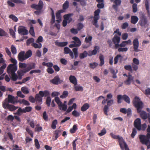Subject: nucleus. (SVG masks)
<instances>
[{
	"label": "nucleus",
	"instance_id": "nucleus-35",
	"mask_svg": "<svg viewBox=\"0 0 150 150\" xmlns=\"http://www.w3.org/2000/svg\"><path fill=\"white\" fill-rule=\"evenodd\" d=\"M124 68L125 70L128 71L130 72H133V69L131 65H125L124 66Z\"/></svg>",
	"mask_w": 150,
	"mask_h": 150
},
{
	"label": "nucleus",
	"instance_id": "nucleus-16",
	"mask_svg": "<svg viewBox=\"0 0 150 150\" xmlns=\"http://www.w3.org/2000/svg\"><path fill=\"white\" fill-rule=\"evenodd\" d=\"M42 97L40 96L39 93L35 95V98L36 101L37 102V105H40L42 103Z\"/></svg>",
	"mask_w": 150,
	"mask_h": 150
},
{
	"label": "nucleus",
	"instance_id": "nucleus-28",
	"mask_svg": "<svg viewBox=\"0 0 150 150\" xmlns=\"http://www.w3.org/2000/svg\"><path fill=\"white\" fill-rule=\"evenodd\" d=\"M61 132L62 130L60 129H57L55 131L54 133L55 135V140H56L59 136L61 135Z\"/></svg>",
	"mask_w": 150,
	"mask_h": 150
},
{
	"label": "nucleus",
	"instance_id": "nucleus-63",
	"mask_svg": "<svg viewBox=\"0 0 150 150\" xmlns=\"http://www.w3.org/2000/svg\"><path fill=\"white\" fill-rule=\"evenodd\" d=\"M110 135L111 137L114 139H117L118 140L121 138L119 135H116L113 134L112 133H111Z\"/></svg>",
	"mask_w": 150,
	"mask_h": 150
},
{
	"label": "nucleus",
	"instance_id": "nucleus-7",
	"mask_svg": "<svg viewBox=\"0 0 150 150\" xmlns=\"http://www.w3.org/2000/svg\"><path fill=\"white\" fill-rule=\"evenodd\" d=\"M43 6L44 4L43 1L40 0L38 4H33L31 5V7L38 11H40L43 8Z\"/></svg>",
	"mask_w": 150,
	"mask_h": 150
},
{
	"label": "nucleus",
	"instance_id": "nucleus-13",
	"mask_svg": "<svg viewBox=\"0 0 150 150\" xmlns=\"http://www.w3.org/2000/svg\"><path fill=\"white\" fill-rule=\"evenodd\" d=\"M18 60L21 62L26 60L25 51H22L19 52L18 55Z\"/></svg>",
	"mask_w": 150,
	"mask_h": 150
},
{
	"label": "nucleus",
	"instance_id": "nucleus-8",
	"mask_svg": "<svg viewBox=\"0 0 150 150\" xmlns=\"http://www.w3.org/2000/svg\"><path fill=\"white\" fill-rule=\"evenodd\" d=\"M2 106L4 108L7 109L10 111L14 110L18 108V107H16L13 105L8 103H2Z\"/></svg>",
	"mask_w": 150,
	"mask_h": 150
},
{
	"label": "nucleus",
	"instance_id": "nucleus-43",
	"mask_svg": "<svg viewBox=\"0 0 150 150\" xmlns=\"http://www.w3.org/2000/svg\"><path fill=\"white\" fill-rule=\"evenodd\" d=\"M57 123V120H54L52 123L51 127V128L53 129H55Z\"/></svg>",
	"mask_w": 150,
	"mask_h": 150
},
{
	"label": "nucleus",
	"instance_id": "nucleus-26",
	"mask_svg": "<svg viewBox=\"0 0 150 150\" xmlns=\"http://www.w3.org/2000/svg\"><path fill=\"white\" fill-rule=\"evenodd\" d=\"M72 39L74 40L75 43L77 45V46H79L81 44V42L79 38L76 37L75 36L72 38Z\"/></svg>",
	"mask_w": 150,
	"mask_h": 150
},
{
	"label": "nucleus",
	"instance_id": "nucleus-2",
	"mask_svg": "<svg viewBox=\"0 0 150 150\" xmlns=\"http://www.w3.org/2000/svg\"><path fill=\"white\" fill-rule=\"evenodd\" d=\"M139 137L140 142L143 144L147 145L150 139V133H148L146 136L144 135H140Z\"/></svg>",
	"mask_w": 150,
	"mask_h": 150
},
{
	"label": "nucleus",
	"instance_id": "nucleus-12",
	"mask_svg": "<svg viewBox=\"0 0 150 150\" xmlns=\"http://www.w3.org/2000/svg\"><path fill=\"white\" fill-rule=\"evenodd\" d=\"M133 49L134 51L136 52H138L140 50L138 49L139 46V42L137 38L135 39L133 41Z\"/></svg>",
	"mask_w": 150,
	"mask_h": 150
},
{
	"label": "nucleus",
	"instance_id": "nucleus-22",
	"mask_svg": "<svg viewBox=\"0 0 150 150\" xmlns=\"http://www.w3.org/2000/svg\"><path fill=\"white\" fill-rule=\"evenodd\" d=\"M39 94L41 96L43 97L44 96L46 97L50 95V93L47 90H45L44 91H40L39 92Z\"/></svg>",
	"mask_w": 150,
	"mask_h": 150
},
{
	"label": "nucleus",
	"instance_id": "nucleus-50",
	"mask_svg": "<svg viewBox=\"0 0 150 150\" xmlns=\"http://www.w3.org/2000/svg\"><path fill=\"white\" fill-rule=\"evenodd\" d=\"M84 27L83 25L81 23H79L77 25V29L78 31L81 30Z\"/></svg>",
	"mask_w": 150,
	"mask_h": 150
},
{
	"label": "nucleus",
	"instance_id": "nucleus-49",
	"mask_svg": "<svg viewBox=\"0 0 150 150\" xmlns=\"http://www.w3.org/2000/svg\"><path fill=\"white\" fill-rule=\"evenodd\" d=\"M126 45V44L124 42V41H123L120 44H116V49L118 48L119 47H124Z\"/></svg>",
	"mask_w": 150,
	"mask_h": 150
},
{
	"label": "nucleus",
	"instance_id": "nucleus-48",
	"mask_svg": "<svg viewBox=\"0 0 150 150\" xmlns=\"http://www.w3.org/2000/svg\"><path fill=\"white\" fill-rule=\"evenodd\" d=\"M11 49L12 53L13 54H16L17 53V50L16 47L13 45H11Z\"/></svg>",
	"mask_w": 150,
	"mask_h": 150
},
{
	"label": "nucleus",
	"instance_id": "nucleus-55",
	"mask_svg": "<svg viewBox=\"0 0 150 150\" xmlns=\"http://www.w3.org/2000/svg\"><path fill=\"white\" fill-rule=\"evenodd\" d=\"M34 39L33 38H30L28 39L26 41V44L28 46L30 44L33 43Z\"/></svg>",
	"mask_w": 150,
	"mask_h": 150
},
{
	"label": "nucleus",
	"instance_id": "nucleus-11",
	"mask_svg": "<svg viewBox=\"0 0 150 150\" xmlns=\"http://www.w3.org/2000/svg\"><path fill=\"white\" fill-rule=\"evenodd\" d=\"M62 82H63V81L60 79L59 76L58 75L55 76L53 79L50 81V82L51 83L55 85L60 84Z\"/></svg>",
	"mask_w": 150,
	"mask_h": 150
},
{
	"label": "nucleus",
	"instance_id": "nucleus-37",
	"mask_svg": "<svg viewBox=\"0 0 150 150\" xmlns=\"http://www.w3.org/2000/svg\"><path fill=\"white\" fill-rule=\"evenodd\" d=\"M121 57V60L123 58L122 57L120 54H117L114 58V64H116L118 62V59L119 58Z\"/></svg>",
	"mask_w": 150,
	"mask_h": 150
},
{
	"label": "nucleus",
	"instance_id": "nucleus-14",
	"mask_svg": "<svg viewBox=\"0 0 150 150\" xmlns=\"http://www.w3.org/2000/svg\"><path fill=\"white\" fill-rule=\"evenodd\" d=\"M92 39V37L89 36L88 37H86L85 38V41L86 43H88V45L87 46L83 45V48H86L91 45V41Z\"/></svg>",
	"mask_w": 150,
	"mask_h": 150
},
{
	"label": "nucleus",
	"instance_id": "nucleus-6",
	"mask_svg": "<svg viewBox=\"0 0 150 150\" xmlns=\"http://www.w3.org/2000/svg\"><path fill=\"white\" fill-rule=\"evenodd\" d=\"M17 70V66H15L12 64H10L7 67V72L9 74H11L15 73Z\"/></svg>",
	"mask_w": 150,
	"mask_h": 150
},
{
	"label": "nucleus",
	"instance_id": "nucleus-33",
	"mask_svg": "<svg viewBox=\"0 0 150 150\" xmlns=\"http://www.w3.org/2000/svg\"><path fill=\"white\" fill-rule=\"evenodd\" d=\"M60 110L66 111L67 108V106L65 104H62V103L59 106Z\"/></svg>",
	"mask_w": 150,
	"mask_h": 150
},
{
	"label": "nucleus",
	"instance_id": "nucleus-41",
	"mask_svg": "<svg viewBox=\"0 0 150 150\" xmlns=\"http://www.w3.org/2000/svg\"><path fill=\"white\" fill-rule=\"evenodd\" d=\"M78 128L76 125H74L72 128L70 130V132L71 133L73 134L75 133Z\"/></svg>",
	"mask_w": 150,
	"mask_h": 150
},
{
	"label": "nucleus",
	"instance_id": "nucleus-36",
	"mask_svg": "<svg viewBox=\"0 0 150 150\" xmlns=\"http://www.w3.org/2000/svg\"><path fill=\"white\" fill-rule=\"evenodd\" d=\"M99 59L100 61L99 66H102L104 63V57L103 55L102 54L100 55L99 56Z\"/></svg>",
	"mask_w": 150,
	"mask_h": 150
},
{
	"label": "nucleus",
	"instance_id": "nucleus-31",
	"mask_svg": "<svg viewBox=\"0 0 150 150\" xmlns=\"http://www.w3.org/2000/svg\"><path fill=\"white\" fill-rule=\"evenodd\" d=\"M32 54V52L30 50H28L25 53V57L26 59L31 57Z\"/></svg>",
	"mask_w": 150,
	"mask_h": 150
},
{
	"label": "nucleus",
	"instance_id": "nucleus-62",
	"mask_svg": "<svg viewBox=\"0 0 150 150\" xmlns=\"http://www.w3.org/2000/svg\"><path fill=\"white\" fill-rule=\"evenodd\" d=\"M42 130V128L41 126H39V125L38 124L36 125V127L35 129V130L36 132H39Z\"/></svg>",
	"mask_w": 150,
	"mask_h": 150
},
{
	"label": "nucleus",
	"instance_id": "nucleus-60",
	"mask_svg": "<svg viewBox=\"0 0 150 150\" xmlns=\"http://www.w3.org/2000/svg\"><path fill=\"white\" fill-rule=\"evenodd\" d=\"M64 12L63 10H61L58 11V12L56 13V16L57 18H59L61 17L60 14Z\"/></svg>",
	"mask_w": 150,
	"mask_h": 150
},
{
	"label": "nucleus",
	"instance_id": "nucleus-20",
	"mask_svg": "<svg viewBox=\"0 0 150 150\" xmlns=\"http://www.w3.org/2000/svg\"><path fill=\"white\" fill-rule=\"evenodd\" d=\"M148 21L147 18L145 16L143 17L140 20L139 23L141 26H145L147 23Z\"/></svg>",
	"mask_w": 150,
	"mask_h": 150
},
{
	"label": "nucleus",
	"instance_id": "nucleus-46",
	"mask_svg": "<svg viewBox=\"0 0 150 150\" xmlns=\"http://www.w3.org/2000/svg\"><path fill=\"white\" fill-rule=\"evenodd\" d=\"M74 88L76 91H83V88L82 86H74Z\"/></svg>",
	"mask_w": 150,
	"mask_h": 150
},
{
	"label": "nucleus",
	"instance_id": "nucleus-45",
	"mask_svg": "<svg viewBox=\"0 0 150 150\" xmlns=\"http://www.w3.org/2000/svg\"><path fill=\"white\" fill-rule=\"evenodd\" d=\"M32 110V108L31 106L26 107L23 108L24 113L28 112L31 111Z\"/></svg>",
	"mask_w": 150,
	"mask_h": 150
},
{
	"label": "nucleus",
	"instance_id": "nucleus-59",
	"mask_svg": "<svg viewBox=\"0 0 150 150\" xmlns=\"http://www.w3.org/2000/svg\"><path fill=\"white\" fill-rule=\"evenodd\" d=\"M11 76V78L13 81H16L18 79V76L15 73L10 74Z\"/></svg>",
	"mask_w": 150,
	"mask_h": 150
},
{
	"label": "nucleus",
	"instance_id": "nucleus-30",
	"mask_svg": "<svg viewBox=\"0 0 150 150\" xmlns=\"http://www.w3.org/2000/svg\"><path fill=\"white\" fill-rule=\"evenodd\" d=\"M122 99L123 100L128 103H130V99L129 97L126 95H122Z\"/></svg>",
	"mask_w": 150,
	"mask_h": 150
},
{
	"label": "nucleus",
	"instance_id": "nucleus-52",
	"mask_svg": "<svg viewBox=\"0 0 150 150\" xmlns=\"http://www.w3.org/2000/svg\"><path fill=\"white\" fill-rule=\"evenodd\" d=\"M109 107L108 105H105L103 108L104 114L106 115H108V111Z\"/></svg>",
	"mask_w": 150,
	"mask_h": 150
},
{
	"label": "nucleus",
	"instance_id": "nucleus-23",
	"mask_svg": "<svg viewBox=\"0 0 150 150\" xmlns=\"http://www.w3.org/2000/svg\"><path fill=\"white\" fill-rule=\"evenodd\" d=\"M73 15L72 13L65 15L64 16V18L66 19L68 21V23H69L72 21V19L70 16Z\"/></svg>",
	"mask_w": 150,
	"mask_h": 150
},
{
	"label": "nucleus",
	"instance_id": "nucleus-51",
	"mask_svg": "<svg viewBox=\"0 0 150 150\" xmlns=\"http://www.w3.org/2000/svg\"><path fill=\"white\" fill-rule=\"evenodd\" d=\"M6 64H5L0 67V75L3 73L4 69L6 68Z\"/></svg>",
	"mask_w": 150,
	"mask_h": 150
},
{
	"label": "nucleus",
	"instance_id": "nucleus-24",
	"mask_svg": "<svg viewBox=\"0 0 150 150\" xmlns=\"http://www.w3.org/2000/svg\"><path fill=\"white\" fill-rule=\"evenodd\" d=\"M100 12V10L99 9H98L97 10H96L94 12V16L93 17V18L99 19V14Z\"/></svg>",
	"mask_w": 150,
	"mask_h": 150
},
{
	"label": "nucleus",
	"instance_id": "nucleus-21",
	"mask_svg": "<svg viewBox=\"0 0 150 150\" xmlns=\"http://www.w3.org/2000/svg\"><path fill=\"white\" fill-rule=\"evenodd\" d=\"M94 49L92 51L89 52L88 55L89 56H91L92 55H96L97 53V50H98L99 49V47L98 46H95L94 47Z\"/></svg>",
	"mask_w": 150,
	"mask_h": 150
},
{
	"label": "nucleus",
	"instance_id": "nucleus-56",
	"mask_svg": "<svg viewBox=\"0 0 150 150\" xmlns=\"http://www.w3.org/2000/svg\"><path fill=\"white\" fill-rule=\"evenodd\" d=\"M29 33L31 35L33 36L34 37L35 36V32L34 30V28L33 26L30 27V30H29Z\"/></svg>",
	"mask_w": 150,
	"mask_h": 150
},
{
	"label": "nucleus",
	"instance_id": "nucleus-64",
	"mask_svg": "<svg viewBox=\"0 0 150 150\" xmlns=\"http://www.w3.org/2000/svg\"><path fill=\"white\" fill-rule=\"evenodd\" d=\"M64 53L65 54H68L71 51L68 47H66L64 48Z\"/></svg>",
	"mask_w": 150,
	"mask_h": 150
},
{
	"label": "nucleus",
	"instance_id": "nucleus-47",
	"mask_svg": "<svg viewBox=\"0 0 150 150\" xmlns=\"http://www.w3.org/2000/svg\"><path fill=\"white\" fill-rule=\"evenodd\" d=\"M51 101V98L50 96H48L46 98V103L48 107H50Z\"/></svg>",
	"mask_w": 150,
	"mask_h": 150
},
{
	"label": "nucleus",
	"instance_id": "nucleus-9",
	"mask_svg": "<svg viewBox=\"0 0 150 150\" xmlns=\"http://www.w3.org/2000/svg\"><path fill=\"white\" fill-rule=\"evenodd\" d=\"M134 127L139 131L141 130V122L140 118H137L134 122Z\"/></svg>",
	"mask_w": 150,
	"mask_h": 150
},
{
	"label": "nucleus",
	"instance_id": "nucleus-27",
	"mask_svg": "<svg viewBox=\"0 0 150 150\" xmlns=\"http://www.w3.org/2000/svg\"><path fill=\"white\" fill-rule=\"evenodd\" d=\"M55 44L58 47H64L66 46L67 45L68 42H55Z\"/></svg>",
	"mask_w": 150,
	"mask_h": 150
},
{
	"label": "nucleus",
	"instance_id": "nucleus-5",
	"mask_svg": "<svg viewBox=\"0 0 150 150\" xmlns=\"http://www.w3.org/2000/svg\"><path fill=\"white\" fill-rule=\"evenodd\" d=\"M35 63H32L27 64V68L21 70L22 74H25L28 72L31 69H35Z\"/></svg>",
	"mask_w": 150,
	"mask_h": 150
},
{
	"label": "nucleus",
	"instance_id": "nucleus-44",
	"mask_svg": "<svg viewBox=\"0 0 150 150\" xmlns=\"http://www.w3.org/2000/svg\"><path fill=\"white\" fill-rule=\"evenodd\" d=\"M10 18L12 20L15 22H17L18 20V18L13 14H11L9 16Z\"/></svg>",
	"mask_w": 150,
	"mask_h": 150
},
{
	"label": "nucleus",
	"instance_id": "nucleus-39",
	"mask_svg": "<svg viewBox=\"0 0 150 150\" xmlns=\"http://www.w3.org/2000/svg\"><path fill=\"white\" fill-rule=\"evenodd\" d=\"M7 35V33L3 29L0 28V36H6Z\"/></svg>",
	"mask_w": 150,
	"mask_h": 150
},
{
	"label": "nucleus",
	"instance_id": "nucleus-19",
	"mask_svg": "<svg viewBox=\"0 0 150 150\" xmlns=\"http://www.w3.org/2000/svg\"><path fill=\"white\" fill-rule=\"evenodd\" d=\"M70 82L73 84L74 86H76L77 84V79L75 76L71 75L69 78Z\"/></svg>",
	"mask_w": 150,
	"mask_h": 150
},
{
	"label": "nucleus",
	"instance_id": "nucleus-10",
	"mask_svg": "<svg viewBox=\"0 0 150 150\" xmlns=\"http://www.w3.org/2000/svg\"><path fill=\"white\" fill-rule=\"evenodd\" d=\"M18 31V33L21 35H25L28 33V31L24 27H19Z\"/></svg>",
	"mask_w": 150,
	"mask_h": 150
},
{
	"label": "nucleus",
	"instance_id": "nucleus-18",
	"mask_svg": "<svg viewBox=\"0 0 150 150\" xmlns=\"http://www.w3.org/2000/svg\"><path fill=\"white\" fill-rule=\"evenodd\" d=\"M118 142L121 149L122 150H124V147H125V144H127L124 141L122 137H121V138L118 140Z\"/></svg>",
	"mask_w": 150,
	"mask_h": 150
},
{
	"label": "nucleus",
	"instance_id": "nucleus-42",
	"mask_svg": "<svg viewBox=\"0 0 150 150\" xmlns=\"http://www.w3.org/2000/svg\"><path fill=\"white\" fill-rule=\"evenodd\" d=\"M68 92L67 91H64L63 92L62 94L60 96V97L62 98H66L68 96Z\"/></svg>",
	"mask_w": 150,
	"mask_h": 150
},
{
	"label": "nucleus",
	"instance_id": "nucleus-40",
	"mask_svg": "<svg viewBox=\"0 0 150 150\" xmlns=\"http://www.w3.org/2000/svg\"><path fill=\"white\" fill-rule=\"evenodd\" d=\"M21 90L24 94H28L29 93V91L28 88L25 87H23L21 88Z\"/></svg>",
	"mask_w": 150,
	"mask_h": 150
},
{
	"label": "nucleus",
	"instance_id": "nucleus-54",
	"mask_svg": "<svg viewBox=\"0 0 150 150\" xmlns=\"http://www.w3.org/2000/svg\"><path fill=\"white\" fill-rule=\"evenodd\" d=\"M133 4L132 11L134 13H136L137 11V4L136 3Z\"/></svg>",
	"mask_w": 150,
	"mask_h": 150
},
{
	"label": "nucleus",
	"instance_id": "nucleus-1",
	"mask_svg": "<svg viewBox=\"0 0 150 150\" xmlns=\"http://www.w3.org/2000/svg\"><path fill=\"white\" fill-rule=\"evenodd\" d=\"M132 103L133 106L136 108L137 112H140L143 108V103L139 98L135 96L132 101Z\"/></svg>",
	"mask_w": 150,
	"mask_h": 150
},
{
	"label": "nucleus",
	"instance_id": "nucleus-17",
	"mask_svg": "<svg viewBox=\"0 0 150 150\" xmlns=\"http://www.w3.org/2000/svg\"><path fill=\"white\" fill-rule=\"evenodd\" d=\"M120 40V38L117 34H115L112 39V41L115 45V48L116 49V44H119Z\"/></svg>",
	"mask_w": 150,
	"mask_h": 150
},
{
	"label": "nucleus",
	"instance_id": "nucleus-15",
	"mask_svg": "<svg viewBox=\"0 0 150 150\" xmlns=\"http://www.w3.org/2000/svg\"><path fill=\"white\" fill-rule=\"evenodd\" d=\"M127 79L124 81V83L127 85H129L131 82L133 81V77L132 75L129 73L128 76H127Z\"/></svg>",
	"mask_w": 150,
	"mask_h": 150
},
{
	"label": "nucleus",
	"instance_id": "nucleus-3",
	"mask_svg": "<svg viewBox=\"0 0 150 150\" xmlns=\"http://www.w3.org/2000/svg\"><path fill=\"white\" fill-rule=\"evenodd\" d=\"M18 98V97H16V98L13 96L11 95H8V97L6 98L2 103H11L13 104H15L16 103V98Z\"/></svg>",
	"mask_w": 150,
	"mask_h": 150
},
{
	"label": "nucleus",
	"instance_id": "nucleus-4",
	"mask_svg": "<svg viewBox=\"0 0 150 150\" xmlns=\"http://www.w3.org/2000/svg\"><path fill=\"white\" fill-rule=\"evenodd\" d=\"M137 113L139 114L140 117L142 119L145 120L148 119L150 124V112L147 113L145 111L141 110L140 112Z\"/></svg>",
	"mask_w": 150,
	"mask_h": 150
},
{
	"label": "nucleus",
	"instance_id": "nucleus-57",
	"mask_svg": "<svg viewBox=\"0 0 150 150\" xmlns=\"http://www.w3.org/2000/svg\"><path fill=\"white\" fill-rule=\"evenodd\" d=\"M35 146L37 149H39L40 148V145L38 139H35L34 140Z\"/></svg>",
	"mask_w": 150,
	"mask_h": 150
},
{
	"label": "nucleus",
	"instance_id": "nucleus-34",
	"mask_svg": "<svg viewBox=\"0 0 150 150\" xmlns=\"http://www.w3.org/2000/svg\"><path fill=\"white\" fill-rule=\"evenodd\" d=\"M69 6V2L66 1L63 5V10L64 11L67 9Z\"/></svg>",
	"mask_w": 150,
	"mask_h": 150
},
{
	"label": "nucleus",
	"instance_id": "nucleus-61",
	"mask_svg": "<svg viewBox=\"0 0 150 150\" xmlns=\"http://www.w3.org/2000/svg\"><path fill=\"white\" fill-rule=\"evenodd\" d=\"M137 133L136 129L135 128H133L132 129V132L131 134V137L134 138Z\"/></svg>",
	"mask_w": 150,
	"mask_h": 150
},
{
	"label": "nucleus",
	"instance_id": "nucleus-38",
	"mask_svg": "<svg viewBox=\"0 0 150 150\" xmlns=\"http://www.w3.org/2000/svg\"><path fill=\"white\" fill-rule=\"evenodd\" d=\"M31 45L35 48H40L42 45L41 43H39L38 44L37 43L33 42L32 44Z\"/></svg>",
	"mask_w": 150,
	"mask_h": 150
},
{
	"label": "nucleus",
	"instance_id": "nucleus-53",
	"mask_svg": "<svg viewBox=\"0 0 150 150\" xmlns=\"http://www.w3.org/2000/svg\"><path fill=\"white\" fill-rule=\"evenodd\" d=\"M27 64L25 63H22L20 62L19 63V68H21L25 69L27 68Z\"/></svg>",
	"mask_w": 150,
	"mask_h": 150
},
{
	"label": "nucleus",
	"instance_id": "nucleus-25",
	"mask_svg": "<svg viewBox=\"0 0 150 150\" xmlns=\"http://www.w3.org/2000/svg\"><path fill=\"white\" fill-rule=\"evenodd\" d=\"M139 20L138 18L136 16H132L131 17V23L133 24H135Z\"/></svg>",
	"mask_w": 150,
	"mask_h": 150
},
{
	"label": "nucleus",
	"instance_id": "nucleus-29",
	"mask_svg": "<svg viewBox=\"0 0 150 150\" xmlns=\"http://www.w3.org/2000/svg\"><path fill=\"white\" fill-rule=\"evenodd\" d=\"M89 105L88 103H85L81 107V110L83 112L85 111L89 108Z\"/></svg>",
	"mask_w": 150,
	"mask_h": 150
},
{
	"label": "nucleus",
	"instance_id": "nucleus-32",
	"mask_svg": "<svg viewBox=\"0 0 150 150\" xmlns=\"http://www.w3.org/2000/svg\"><path fill=\"white\" fill-rule=\"evenodd\" d=\"M88 53L87 51H85L82 53L79 54V57L80 59H83L87 57Z\"/></svg>",
	"mask_w": 150,
	"mask_h": 150
},
{
	"label": "nucleus",
	"instance_id": "nucleus-58",
	"mask_svg": "<svg viewBox=\"0 0 150 150\" xmlns=\"http://www.w3.org/2000/svg\"><path fill=\"white\" fill-rule=\"evenodd\" d=\"M106 133V131L105 128H103L102 130L100 132L98 133V135L100 136H102L105 135Z\"/></svg>",
	"mask_w": 150,
	"mask_h": 150
}]
</instances>
